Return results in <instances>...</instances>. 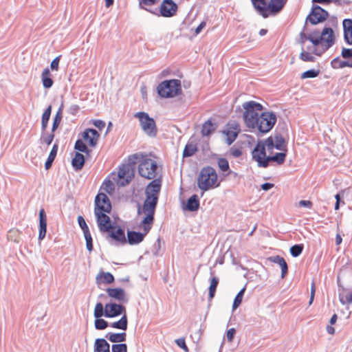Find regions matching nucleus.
Masks as SVG:
<instances>
[{
    "mask_svg": "<svg viewBox=\"0 0 352 352\" xmlns=\"http://www.w3.org/2000/svg\"><path fill=\"white\" fill-rule=\"evenodd\" d=\"M230 153L234 157H239L242 155V151L240 148L232 146L230 149Z\"/></svg>",
    "mask_w": 352,
    "mask_h": 352,
    "instance_id": "nucleus-61",
    "label": "nucleus"
},
{
    "mask_svg": "<svg viewBox=\"0 0 352 352\" xmlns=\"http://www.w3.org/2000/svg\"><path fill=\"white\" fill-rule=\"evenodd\" d=\"M305 24L302 28V30L300 33V38L298 40V43L303 47L306 41H309L314 46H315V36L318 35L319 33L318 30H314L309 34H307L305 32Z\"/></svg>",
    "mask_w": 352,
    "mask_h": 352,
    "instance_id": "nucleus-26",
    "label": "nucleus"
},
{
    "mask_svg": "<svg viewBox=\"0 0 352 352\" xmlns=\"http://www.w3.org/2000/svg\"><path fill=\"white\" fill-rule=\"evenodd\" d=\"M222 133L226 136V142L228 145H231L237 138L239 131H233L230 129H224Z\"/></svg>",
    "mask_w": 352,
    "mask_h": 352,
    "instance_id": "nucleus-44",
    "label": "nucleus"
},
{
    "mask_svg": "<svg viewBox=\"0 0 352 352\" xmlns=\"http://www.w3.org/2000/svg\"><path fill=\"white\" fill-rule=\"evenodd\" d=\"M161 179H154L146 186L145 188V195L155 196L159 198V194L161 190Z\"/></svg>",
    "mask_w": 352,
    "mask_h": 352,
    "instance_id": "nucleus-23",
    "label": "nucleus"
},
{
    "mask_svg": "<svg viewBox=\"0 0 352 352\" xmlns=\"http://www.w3.org/2000/svg\"><path fill=\"white\" fill-rule=\"evenodd\" d=\"M217 126L214 124L211 119L206 120L202 125L201 135L202 136H210L216 130Z\"/></svg>",
    "mask_w": 352,
    "mask_h": 352,
    "instance_id": "nucleus-33",
    "label": "nucleus"
},
{
    "mask_svg": "<svg viewBox=\"0 0 352 352\" xmlns=\"http://www.w3.org/2000/svg\"><path fill=\"white\" fill-rule=\"evenodd\" d=\"M61 56L59 55L56 56L55 58L53 59V60L50 63V69L52 71H58L59 68V62Z\"/></svg>",
    "mask_w": 352,
    "mask_h": 352,
    "instance_id": "nucleus-60",
    "label": "nucleus"
},
{
    "mask_svg": "<svg viewBox=\"0 0 352 352\" xmlns=\"http://www.w3.org/2000/svg\"><path fill=\"white\" fill-rule=\"evenodd\" d=\"M85 164V156L79 153L76 152L74 157L72 160V166L76 171L82 170Z\"/></svg>",
    "mask_w": 352,
    "mask_h": 352,
    "instance_id": "nucleus-28",
    "label": "nucleus"
},
{
    "mask_svg": "<svg viewBox=\"0 0 352 352\" xmlns=\"http://www.w3.org/2000/svg\"><path fill=\"white\" fill-rule=\"evenodd\" d=\"M96 283L100 284L101 282L105 284H111L114 282L115 278L111 272H100L96 276Z\"/></svg>",
    "mask_w": 352,
    "mask_h": 352,
    "instance_id": "nucleus-34",
    "label": "nucleus"
},
{
    "mask_svg": "<svg viewBox=\"0 0 352 352\" xmlns=\"http://www.w3.org/2000/svg\"><path fill=\"white\" fill-rule=\"evenodd\" d=\"M58 150V140L55 142V143L53 144L52 148L50 152V154L45 162V170H49L53 164V162L54 161L57 153Z\"/></svg>",
    "mask_w": 352,
    "mask_h": 352,
    "instance_id": "nucleus-30",
    "label": "nucleus"
},
{
    "mask_svg": "<svg viewBox=\"0 0 352 352\" xmlns=\"http://www.w3.org/2000/svg\"><path fill=\"white\" fill-rule=\"evenodd\" d=\"M107 318H113L126 313V307L120 303L110 302L106 303Z\"/></svg>",
    "mask_w": 352,
    "mask_h": 352,
    "instance_id": "nucleus-14",
    "label": "nucleus"
},
{
    "mask_svg": "<svg viewBox=\"0 0 352 352\" xmlns=\"http://www.w3.org/2000/svg\"><path fill=\"white\" fill-rule=\"evenodd\" d=\"M217 172L213 167L210 166H204L200 170L198 175L197 186L202 192L218 187L220 183H217Z\"/></svg>",
    "mask_w": 352,
    "mask_h": 352,
    "instance_id": "nucleus-3",
    "label": "nucleus"
},
{
    "mask_svg": "<svg viewBox=\"0 0 352 352\" xmlns=\"http://www.w3.org/2000/svg\"><path fill=\"white\" fill-rule=\"evenodd\" d=\"M182 92V82L178 79L164 80L157 87V93L160 98H173Z\"/></svg>",
    "mask_w": 352,
    "mask_h": 352,
    "instance_id": "nucleus-4",
    "label": "nucleus"
},
{
    "mask_svg": "<svg viewBox=\"0 0 352 352\" xmlns=\"http://www.w3.org/2000/svg\"><path fill=\"white\" fill-rule=\"evenodd\" d=\"M41 81L43 86L45 89H50L54 84V80L52 78L51 72L49 67L43 69L41 74Z\"/></svg>",
    "mask_w": 352,
    "mask_h": 352,
    "instance_id": "nucleus-31",
    "label": "nucleus"
},
{
    "mask_svg": "<svg viewBox=\"0 0 352 352\" xmlns=\"http://www.w3.org/2000/svg\"><path fill=\"white\" fill-rule=\"evenodd\" d=\"M286 157H287L286 152H279V153H276L275 154L272 155H268L267 157V166H269V163L270 162H275L278 165L283 164L285 161Z\"/></svg>",
    "mask_w": 352,
    "mask_h": 352,
    "instance_id": "nucleus-32",
    "label": "nucleus"
},
{
    "mask_svg": "<svg viewBox=\"0 0 352 352\" xmlns=\"http://www.w3.org/2000/svg\"><path fill=\"white\" fill-rule=\"evenodd\" d=\"M341 56L345 60H350L352 58V48L343 47L342 48Z\"/></svg>",
    "mask_w": 352,
    "mask_h": 352,
    "instance_id": "nucleus-58",
    "label": "nucleus"
},
{
    "mask_svg": "<svg viewBox=\"0 0 352 352\" xmlns=\"http://www.w3.org/2000/svg\"><path fill=\"white\" fill-rule=\"evenodd\" d=\"M242 106L244 109V123L257 136H262L273 129L277 121L276 114L274 111L262 112L263 106L253 100L245 102Z\"/></svg>",
    "mask_w": 352,
    "mask_h": 352,
    "instance_id": "nucleus-1",
    "label": "nucleus"
},
{
    "mask_svg": "<svg viewBox=\"0 0 352 352\" xmlns=\"http://www.w3.org/2000/svg\"><path fill=\"white\" fill-rule=\"evenodd\" d=\"M340 302L342 305H348L352 303V291L345 294V291L343 289L342 293H339Z\"/></svg>",
    "mask_w": 352,
    "mask_h": 352,
    "instance_id": "nucleus-48",
    "label": "nucleus"
},
{
    "mask_svg": "<svg viewBox=\"0 0 352 352\" xmlns=\"http://www.w3.org/2000/svg\"><path fill=\"white\" fill-rule=\"evenodd\" d=\"M301 50H302L299 56L300 59L305 62H314L316 60V58L312 56L310 52L305 51L304 50V47H302Z\"/></svg>",
    "mask_w": 352,
    "mask_h": 352,
    "instance_id": "nucleus-52",
    "label": "nucleus"
},
{
    "mask_svg": "<svg viewBox=\"0 0 352 352\" xmlns=\"http://www.w3.org/2000/svg\"><path fill=\"white\" fill-rule=\"evenodd\" d=\"M107 234H108V236L113 240L116 243L122 245L126 243L124 229L117 223H116L115 227L108 231Z\"/></svg>",
    "mask_w": 352,
    "mask_h": 352,
    "instance_id": "nucleus-13",
    "label": "nucleus"
},
{
    "mask_svg": "<svg viewBox=\"0 0 352 352\" xmlns=\"http://www.w3.org/2000/svg\"><path fill=\"white\" fill-rule=\"evenodd\" d=\"M343 38L346 44L352 45V19H344L342 21Z\"/></svg>",
    "mask_w": 352,
    "mask_h": 352,
    "instance_id": "nucleus-21",
    "label": "nucleus"
},
{
    "mask_svg": "<svg viewBox=\"0 0 352 352\" xmlns=\"http://www.w3.org/2000/svg\"><path fill=\"white\" fill-rule=\"evenodd\" d=\"M144 156L145 155H144L142 153H134L129 156L127 163L125 164L129 166L130 168H133V170H135L136 164L138 163V161L140 162V160H142V157H144Z\"/></svg>",
    "mask_w": 352,
    "mask_h": 352,
    "instance_id": "nucleus-43",
    "label": "nucleus"
},
{
    "mask_svg": "<svg viewBox=\"0 0 352 352\" xmlns=\"http://www.w3.org/2000/svg\"><path fill=\"white\" fill-rule=\"evenodd\" d=\"M275 148L278 151H283L286 148V142L285 138L280 134L274 136Z\"/></svg>",
    "mask_w": 352,
    "mask_h": 352,
    "instance_id": "nucleus-47",
    "label": "nucleus"
},
{
    "mask_svg": "<svg viewBox=\"0 0 352 352\" xmlns=\"http://www.w3.org/2000/svg\"><path fill=\"white\" fill-rule=\"evenodd\" d=\"M134 173L135 170H133V168H130L127 165L122 164L118 170V177L120 179H123L124 181H122L120 183V185L121 186H124L130 183V182L132 180L133 177H134Z\"/></svg>",
    "mask_w": 352,
    "mask_h": 352,
    "instance_id": "nucleus-15",
    "label": "nucleus"
},
{
    "mask_svg": "<svg viewBox=\"0 0 352 352\" xmlns=\"http://www.w3.org/2000/svg\"><path fill=\"white\" fill-rule=\"evenodd\" d=\"M217 164L219 166V168L222 172H228L227 175L232 174L233 172L230 170V166L229 162L226 158L224 157H220L218 159Z\"/></svg>",
    "mask_w": 352,
    "mask_h": 352,
    "instance_id": "nucleus-46",
    "label": "nucleus"
},
{
    "mask_svg": "<svg viewBox=\"0 0 352 352\" xmlns=\"http://www.w3.org/2000/svg\"><path fill=\"white\" fill-rule=\"evenodd\" d=\"M135 117L139 119L141 127L147 135L151 138L157 135V129L155 121L147 113L144 111L138 112Z\"/></svg>",
    "mask_w": 352,
    "mask_h": 352,
    "instance_id": "nucleus-7",
    "label": "nucleus"
},
{
    "mask_svg": "<svg viewBox=\"0 0 352 352\" xmlns=\"http://www.w3.org/2000/svg\"><path fill=\"white\" fill-rule=\"evenodd\" d=\"M110 326L114 329L126 331L128 327V318L126 313H124V314H123L118 321L111 323Z\"/></svg>",
    "mask_w": 352,
    "mask_h": 352,
    "instance_id": "nucleus-38",
    "label": "nucleus"
},
{
    "mask_svg": "<svg viewBox=\"0 0 352 352\" xmlns=\"http://www.w3.org/2000/svg\"><path fill=\"white\" fill-rule=\"evenodd\" d=\"M245 289L246 285H245L242 289H241V290L236 295L232 303V310H235L240 306L243 300V297L244 296Z\"/></svg>",
    "mask_w": 352,
    "mask_h": 352,
    "instance_id": "nucleus-45",
    "label": "nucleus"
},
{
    "mask_svg": "<svg viewBox=\"0 0 352 352\" xmlns=\"http://www.w3.org/2000/svg\"><path fill=\"white\" fill-rule=\"evenodd\" d=\"M64 109L63 102H61L59 108L58 109L55 116L53 118V122L52 125V131H56L63 118V111Z\"/></svg>",
    "mask_w": 352,
    "mask_h": 352,
    "instance_id": "nucleus-39",
    "label": "nucleus"
},
{
    "mask_svg": "<svg viewBox=\"0 0 352 352\" xmlns=\"http://www.w3.org/2000/svg\"><path fill=\"white\" fill-rule=\"evenodd\" d=\"M107 212H94L98 229L102 233H107L115 227L116 222L111 221Z\"/></svg>",
    "mask_w": 352,
    "mask_h": 352,
    "instance_id": "nucleus-12",
    "label": "nucleus"
},
{
    "mask_svg": "<svg viewBox=\"0 0 352 352\" xmlns=\"http://www.w3.org/2000/svg\"><path fill=\"white\" fill-rule=\"evenodd\" d=\"M214 271L210 269V285L208 287V300H212L215 296L216 290L219 283L218 277L214 276Z\"/></svg>",
    "mask_w": 352,
    "mask_h": 352,
    "instance_id": "nucleus-25",
    "label": "nucleus"
},
{
    "mask_svg": "<svg viewBox=\"0 0 352 352\" xmlns=\"http://www.w3.org/2000/svg\"><path fill=\"white\" fill-rule=\"evenodd\" d=\"M139 1V8L142 10H145L147 12L153 14H157V9H149L146 6H151L157 4L160 0H138Z\"/></svg>",
    "mask_w": 352,
    "mask_h": 352,
    "instance_id": "nucleus-37",
    "label": "nucleus"
},
{
    "mask_svg": "<svg viewBox=\"0 0 352 352\" xmlns=\"http://www.w3.org/2000/svg\"><path fill=\"white\" fill-rule=\"evenodd\" d=\"M83 234H84V237H85V242H86L87 250L89 252H91L94 249V246H93V239H92L91 234L90 233V231H88V232L87 231L86 232H85Z\"/></svg>",
    "mask_w": 352,
    "mask_h": 352,
    "instance_id": "nucleus-55",
    "label": "nucleus"
},
{
    "mask_svg": "<svg viewBox=\"0 0 352 352\" xmlns=\"http://www.w3.org/2000/svg\"><path fill=\"white\" fill-rule=\"evenodd\" d=\"M315 46L320 45L323 47V52L332 47L336 41V34L333 29L329 26H324L318 35L315 36Z\"/></svg>",
    "mask_w": 352,
    "mask_h": 352,
    "instance_id": "nucleus-5",
    "label": "nucleus"
},
{
    "mask_svg": "<svg viewBox=\"0 0 352 352\" xmlns=\"http://www.w3.org/2000/svg\"><path fill=\"white\" fill-rule=\"evenodd\" d=\"M111 210L112 205L109 197L105 193L99 192L95 197L94 212L111 213Z\"/></svg>",
    "mask_w": 352,
    "mask_h": 352,
    "instance_id": "nucleus-10",
    "label": "nucleus"
},
{
    "mask_svg": "<svg viewBox=\"0 0 352 352\" xmlns=\"http://www.w3.org/2000/svg\"><path fill=\"white\" fill-rule=\"evenodd\" d=\"M267 260L280 266L281 269L280 277L284 278L288 273V265L285 259L283 256L276 255L268 257Z\"/></svg>",
    "mask_w": 352,
    "mask_h": 352,
    "instance_id": "nucleus-24",
    "label": "nucleus"
},
{
    "mask_svg": "<svg viewBox=\"0 0 352 352\" xmlns=\"http://www.w3.org/2000/svg\"><path fill=\"white\" fill-rule=\"evenodd\" d=\"M331 66L333 69H343L344 67L352 68V63L351 60H342L340 56H337L331 61Z\"/></svg>",
    "mask_w": 352,
    "mask_h": 352,
    "instance_id": "nucleus-36",
    "label": "nucleus"
},
{
    "mask_svg": "<svg viewBox=\"0 0 352 352\" xmlns=\"http://www.w3.org/2000/svg\"><path fill=\"white\" fill-rule=\"evenodd\" d=\"M200 206V201L197 194H193L187 199L186 202H182V209L188 212H197Z\"/></svg>",
    "mask_w": 352,
    "mask_h": 352,
    "instance_id": "nucleus-18",
    "label": "nucleus"
},
{
    "mask_svg": "<svg viewBox=\"0 0 352 352\" xmlns=\"http://www.w3.org/2000/svg\"><path fill=\"white\" fill-rule=\"evenodd\" d=\"M158 166L155 160L148 158L146 155L140 160L138 166V173L148 179H154L157 175Z\"/></svg>",
    "mask_w": 352,
    "mask_h": 352,
    "instance_id": "nucleus-6",
    "label": "nucleus"
},
{
    "mask_svg": "<svg viewBox=\"0 0 352 352\" xmlns=\"http://www.w3.org/2000/svg\"><path fill=\"white\" fill-rule=\"evenodd\" d=\"M111 352H127V345L125 343L113 344Z\"/></svg>",
    "mask_w": 352,
    "mask_h": 352,
    "instance_id": "nucleus-57",
    "label": "nucleus"
},
{
    "mask_svg": "<svg viewBox=\"0 0 352 352\" xmlns=\"http://www.w3.org/2000/svg\"><path fill=\"white\" fill-rule=\"evenodd\" d=\"M100 135L99 132L93 128L86 129L82 134L83 140L88 142L90 147H95L97 145Z\"/></svg>",
    "mask_w": 352,
    "mask_h": 352,
    "instance_id": "nucleus-16",
    "label": "nucleus"
},
{
    "mask_svg": "<svg viewBox=\"0 0 352 352\" xmlns=\"http://www.w3.org/2000/svg\"><path fill=\"white\" fill-rule=\"evenodd\" d=\"M158 199L155 196L146 195V199L142 206V212L145 217L140 222V226L144 231L149 232L155 220V212L158 203Z\"/></svg>",
    "mask_w": 352,
    "mask_h": 352,
    "instance_id": "nucleus-2",
    "label": "nucleus"
},
{
    "mask_svg": "<svg viewBox=\"0 0 352 352\" xmlns=\"http://www.w3.org/2000/svg\"><path fill=\"white\" fill-rule=\"evenodd\" d=\"M80 110V107L78 104H72L67 109V113L72 116H76L78 111Z\"/></svg>",
    "mask_w": 352,
    "mask_h": 352,
    "instance_id": "nucleus-64",
    "label": "nucleus"
},
{
    "mask_svg": "<svg viewBox=\"0 0 352 352\" xmlns=\"http://www.w3.org/2000/svg\"><path fill=\"white\" fill-rule=\"evenodd\" d=\"M265 1L266 0H251L254 8L263 18L267 17V14L266 13Z\"/></svg>",
    "mask_w": 352,
    "mask_h": 352,
    "instance_id": "nucleus-35",
    "label": "nucleus"
},
{
    "mask_svg": "<svg viewBox=\"0 0 352 352\" xmlns=\"http://www.w3.org/2000/svg\"><path fill=\"white\" fill-rule=\"evenodd\" d=\"M287 1V0H270L268 5L265 3L267 17L270 15L268 10H270L272 14H276L283 10Z\"/></svg>",
    "mask_w": 352,
    "mask_h": 352,
    "instance_id": "nucleus-20",
    "label": "nucleus"
},
{
    "mask_svg": "<svg viewBox=\"0 0 352 352\" xmlns=\"http://www.w3.org/2000/svg\"><path fill=\"white\" fill-rule=\"evenodd\" d=\"M74 149L79 151V153H85L87 155H89V153L91 152V150L87 148V145L80 139H78L76 141L74 144Z\"/></svg>",
    "mask_w": 352,
    "mask_h": 352,
    "instance_id": "nucleus-49",
    "label": "nucleus"
},
{
    "mask_svg": "<svg viewBox=\"0 0 352 352\" xmlns=\"http://www.w3.org/2000/svg\"><path fill=\"white\" fill-rule=\"evenodd\" d=\"M228 129L232 130L233 131H239V133L241 132V128L239 123L236 122H228L227 124Z\"/></svg>",
    "mask_w": 352,
    "mask_h": 352,
    "instance_id": "nucleus-63",
    "label": "nucleus"
},
{
    "mask_svg": "<svg viewBox=\"0 0 352 352\" xmlns=\"http://www.w3.org/2000/svg\"><path fill=\"white\" fill-rule=\"evenodd\" d=\"M175 342L177 344V346L182 349L184 351L188 352V348L186 344L184 338H178L175 340Z\"/></svg>",
    "mask_w": 352,
    "mask_h": 352,
    "instance_id": "nucleus-62",
    "label": "nucleus"
},
{
    "mask_svg": "<svg viewBox=\"0 0 352 352\" xmlns=\"http://www.w3.org/2000/svg\"><path fill=\"white\" fill-rule=\"evenodd\" d=\"M198 151L197 144L193 142H188L183 151L182 156L184 158L192 157Z\"/></svg>",
    "mask_w": 352,
    "mask_h": 352,
    "instance_id": "nucleus-40",
    "label": "nucleus"
},
{
    "mask_svg": "<svg viewBox=\"0 0 352 352\" xmlns=\"http://www.w3.org/2000/svg\"><path fill=\"white\" fill-rule=\"evenodd\" d=\"M55 131H52V129H51V132L49 133L46 131L43 132L41 131L40 142L46 144L47 146L50 145L55 137L54 134Z\"/></svg>",
    "mask_w": 352,
    "mask_h": 352,
    "instance_id": "nucleus-42",
    "label": "nucleus"
},
{
    "mask_svg": "<svg viewBox=\"0 0 352 352\" xmlns=\"http://www.w3.org/2000/svg\"><path fill=\"white\" fill-rule=\"evenodd\" d=\"M252 158L257 162V166L261 168H267V157L266 148L263 146L261 140L257 141L254 148L252 151Z\"/></svg>",
    "mask_w": 352,
    "mask_h": 352,
    "instance_id": "nucleus-9",
    "label": "nucleus"
},
{
    "mask_svg": "<svg viewBox=\"0 0 352 352\" xmlns=\"http://www.w3.org/2000/svg\"><path fill=\"white\" fill-rule=\"evenodd\" d=\"M106 292L109 297L118 300L119 302H127L126 299V293L124 289L121 287H108Z\"/></svg>",
    "mask_w": 352,
    "mask_h": 352,
    "instance_id": "nucleus-19",
    "label": "nucleus"
},
{
    "mask_svg": "<svg viewBox=\"0 0 352 352\" xmlns=\"http://www.w3.org/2000/svg\"><path fill=\"white\" fill-rule=\"evenodd\" d=\"M148 232L144 231L140 232L139 231L127 230L126 235V243L131 245H138L143 241L145 236Z\"/></svg>",
    "mask_w": 352,
    "mask_h": 352,
    "instance_id": "nucleus-17",
    "label": "nucleus"
},
{
    "mask_svg": "<svg viewBox=\"0 0 352 352\" xmlns=\"http://www.w3.org/2000/svg\"><path fill=\"white\" fill-rule=\"evenodd\" d=\"M39 226H38V241H42L46 236L47 232V215L43 208L39 210Z\"/></svg>",
    "mask_w": 352,
    "mask_h": 352,
    "instance_id": "nucleus-22",
    "label": "nucleus"
},
{
    "mask_svg": "<svg viewBox=\"0 0 352 352\" xmlns=\"http://www.w3.org/2000/svg\"><path fill=\"white\" fill-rule=\"evenodd\" d=\"M329 12L318 5L313 4L309 14L305 19V25L309 22L311 25H316L324 22L329 17Z\"/></svg>",
    "mask_w": 352,
    "mask_h": 352,
    "instance_id": "nucleus-8",
    "label": "nucleus"
},
{
    "mask_svg": "<svg viewBox=\"0 0 352 352\" xmlns=\"http://www.w3.org/2000/svg\"><path fill=\"white\" fill-rule=\"evenodd\" d=\"M303 249L304 245L302 243L295 244L290 248L289 252L293 257L296 258L302 254Z\"/></svg>",
    "mask_w": 352,
    "mask_h": 352,
    "instance_id": "nucleus-50",
    "label": "nucleus"
},
{
    "mask_svg": "<svg viewBox=\"0 0 352 352\" xmlns=\"http://www.w3.org/2000/svg\"><path fill=\"white\" fill-rule=\"evenodd\" d=\"M94 352H110V344L105 338H96L94 342Z\"/></svg>",
    "mask_w": 352,
    "mask_h": 352,
    "instance_id": "nucleus-27",
    "label": "nucleus"
},
{
    "mask_svg": "<svg viewBox=\"0 0 352 352\" xmlns=\"http://www.w3.org/2000/svg\"><path fill=\"white\" fill-rule=\"evenodd\" d=\"M105 338L108 339L111 342H113L114 344H120L126 341V333L125 332H109L106 334Z\"/></svg>",
    "mask_w": 352,
    "mask_h": 352,
    "instance_id": "nucleus-29",
    "label": "nucleus"
},
{
    "mask_svg": "<svg viewBox=\"0 0 352 352\" xmlns=\"http://www.w3.org/2000/svg\"><path fill=\"white\" fill-rule=\"evenodd\" d=\"M320 72V69H310L302 72L300 75V78H314L319 75Z\"/></svg>",
    "mask_w": 352,
    "mask_h": 352,
    "instance_id": "nucleus-51",
    "label": "nucleus"
},
{
    "mask_svg": "<svg viewBox=\"0 0 352 352\" xmlns=\"http://www.w3.org/2000/svg\"><path fill=\"white\" fill-rule=\"evenodd\" d=\"M77 221L78 226L82 230L83 233L86 232L87 231H89V227L82 216H78Z\"/></svg>",
    "mask_w": 352,
    "mask_h": 352,
    "instance_id": "nucleus-59",
    "label": "nucleus"
},
{
    "mask_svg": "<svg viewBox=\"0 0 352 352\" xmlns=\"http://www.w3.org/2000/svg\"><path fill=\"white\" fill-rule=\"evenodd\" d=\"M94 316L95 318H102V316L107 318L106 304L104 306L102 302H98L94 308Z\"/></svg>",
    "mask_w": 352,
    "mask_h": 352,
    "instance_id": "nucleus-41",
    "label": "nucleus"
},
{
    "mask_svg": "<svg viewBox=\"0 0 352 352\" xmlns=\"http://www.w3.org/2000/svg\"><path fill=\"white\" fill-rule=\"evenodd\" d=\"M178 5L173 0H163L157 10V16L171 18L177 14Z\"/></svg>",
    "mask_w": 352,
    "mask_h": 352,
    "instance_id": "nucleus-11",
    "label": "nucleus"
},
{
    "mask_svg": "<svg viewBox=\"0 0 352 352\" xmlns=\"http://www.w3.org/2000/svg\"><path fill=\"white\" fill-rule=\"evenodd\" d=\"M109 326V322L101 318H95L94 327L97 330H104Z\"/></svg>",
    "mask_w": 352,
    "mask_h": 352,
    "instance_id": "nucleus-54",
    "label": "nucleus"
},
{
    "mask_svg": "<svg viewBox=\"0 0 352 352\" xmlns=\"http://www.w3.org/2000/svg\"><path fill=\"white\" fill-rule=\"evenodd\" d=\"M104 190L109 195L112 194L115 190L113 183L109 179H105L102 183Z\"/></svg>",
    "mask_w": 352,
    "mask_h": 352,
    "instance_id": "nucleus-56",
    "label": "nucleus"
},
{
    "mask_svg": "<svg viewBox=\"0 0 352 352\" xmlns=\"http://www.w3.org/2000/svg\"><path fill=\"white\" fill-rule=\"evenodd\" d=\"M261 140L265 148L268 150V151L272 152L274 148H275V139L274 137L270 136L264 140Z\"/></svg>",
    "mask_w": 352,
    "mask_h": 352,
    "instance_id": "nucleus-53",
    "label": "nucleus"
}]
</instances>
